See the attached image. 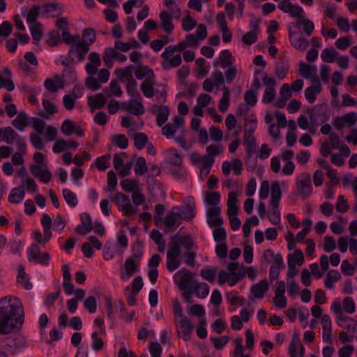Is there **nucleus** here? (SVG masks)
<instances>
[{
    "label": "nucleus",
    "instance_id": "11",
    "mask_svg": "<svg viewBox=\"0 0 357 357\" xmlns=\"http://www.w3.org/2000/svg\"><path fill=\"white\" fill-rule=\"evenodd\" d=\"M295 256L298 257V259H294L292 257V254H289L288 255V268L289 271L287 272V280H289L290 278H292L298 273V270L296 268V264L298 266H301L304 262V256L303 252L300 249H296L295 250Z\"/></svg>",
    "mask_w": 357,
    "mask_h": 357
},
{
    "label": "nucleus",
    "instance_id": "43",
    "mask_svg": "<svg viewBox=\"0 0 357 357\" xmlns=\"http://www.w3.org/2000/svg\"><path fill=\"white\" fill-rule=\"evenodd\" d=\"M146 75L155 77L153 71L146 66H141L136 68L135 76L137 79H142Z\"/></svg>",
    "mask_w": 357,
    "mask_h": 357
},
{
    "label": "nucleus",
    "instance_id": "40",
    "mask_svg": "<svg viewBox=\"0 0 357 357\" xmlns=\"http://www.w3.org/2000/svg\"><path fill=\"white\" fill-rule=\"evenodd\" d=\"M132 139L136 148L139 150L144 149L148 142V137L145 133L137 132L135 133Z\"/></svg>",
    "mask_w": 357,
    "mask_h": 357
},
{
    "label": "nucleus",
    "instance_id": "62",
    "mask_svg": "<svg viewBox=\"0 0 357 357\" xmlns=\"http://www.w3.org/2000/svg\"><path fill=\"white\" fill-rule=\"evenodd\" d=\"M211 342L213 343L215 347L218 349H222L225 344L228 342L229 338L227 335H223L218 337H211Z\"/></svg>",
    "mask_w": 357,
    "mask_h": 357
},
{
    "label": "nucleus",
    "instance_id": "28",
    "mask_svg": "<svg viewBox=\"0 0 357 357\" xmlns=\"http://www.w3.org/2000/svg\"><path fill=\"white\" fill-rule=\"evenodd\" d=\"M24 195V185H20L10 191L8 201L13 204H19L23 200Z\"/></svg>",
    "mask_w": 357,
    "mask_h": 357
},
{
    "label": "nucleus",
    "instance_id": "42",
    "mask_svg": "<svg viewBox=\"0 0 357 357\" xmlns=\"http://www.w3.org/2000/svg\"><path fill=\"white\" fill-rule=\"evenodd\" d=\"M245 134H252L257 128V119L255 115L246 116L245 119Z\"/></svg>",
    "mask_w": 357,
    "mask_h": 357
},
{
    "label": "nucleus",
    "instance_id": "18",
    "mask_svg": "<svg viewBox=\"0 0 357 357\" xmlns=\"http://www.w3.org/2000/svg\"><path fill=\"white\" fill-rule=\"evenodd\" d=\"M288 32L291 45L299 51H304L309 45V41L304 37H296L295 33L291 29V25H288Z\"/></svg>",
    "mask_w": 357,
    "mask_h": 357
},
{
    "label": "nucleus",
    "instance_id": "47",
    "mask_svg": "<svg viewBox=\"0 0 357 357\" xmlns=\"http://www.w3.org/2000/svg\"><path fill=\"white\" fill-rule=\"evenodd\" d=\"M132 66H127L125 68H119L116 70V73L119 77L120 79L125 78L128 82H131L132 80H135L132 75Z\"/></svg>",
    "mask_w": 357,
    "mask_h": 357
},
{
    "label": "nucleus",
    "instance_id": "25",
    "mask_svg": "<svg viewBox=\"0 0 357 357\" xmlns=\"http://www.w3.org/2000/svg\"><path fill=\"white\" fill-rule=\"evenodd\" d=\"M179 326L181 329L182 337L184 340L188 341L190 337V334L193 331V326L191 321L185 317L179 320Z\"/></svg>",
    "mask_w": 357,
    "mask_h": 357
},
{
    "label": "nucleus",
    "instance_id": "29",
    "mask_svg": "<svg viewBox=\"0 0 357 357\" xmlns=\"http://www.w3.org/2000/svg\"><path fill=\"white\" fill-rule=\"evenodd\" d=\"M204 203L211 207H220L219 203L220 202V194L217 191H208L206 192Z\"/></svg>",
    "mask_w": 357,
    "mask_h": 357
},
{
    "label": "nucleus",
    "instance_id": "27",
    "mask_svg": "<svg viewBox=\"0 0 357 357\" xmlns=\"http://www.w3.org/2000/svg\"><path fill=\"white\" fill-rule=\"evenodd\" d=\"M12 125L20 131H23L25 127L29 125L28 116L25 112L21 111L18 113L17 116L13 120Z\"/></svg>",
    "mask_w": 357,
    "mask_h": 357
},
{
    "label": "nucleus",
    "instance_id": "14",
    "mask_svg": "<svg viewBox=\"0 0 357 357\" xmlns=\"http://www.w3.org/2000/svg\"><path fill=\"white\" fill-rule=\"evenodd\" d=\"M140 259H136L134 257L128 258L124 263V268L126 275L122 273L121 278L124 280L129 279L136 272L138 271L139 267Z\"/></svg>",
    "mask_w": 357,
    "mask_h": 357
},
{
    "label": "nucleus",
    "instance_id": "34",
    "mask_svg": "<svg viewBox=\"0 0 357 357\" xmlns=\"http://www.w3.org/2000/svg\"><path fill=\"white\" fill-rule=\"evenodd\" d=\"M289 69V64L281 60L275 64V75L278 79H282L287 76Z\"/></svg>",
    "mask_w": 357,
    "mask_h": 357
},
{
    "label": "nucleus",
    "instance_id": "41",
    "mask_svg": "<svg viewBox=\"0 0 357 357\" xmlns=\"http://www.w3.org/2000/svg\"><path fill=\"white\" fill-rule=\"evenodd\" d=\"M138 183L137 181L126 178L122 180L120 185L124 191L128 192H134L138 189Z\"/></svg>",
    "mask_w": 357,
    "mask_h": 357
},
{
    "label": "nucleus",
    "instance_id": "60",
    "mask_svg": "<svg viewBox=\"0 0 357 357\" xmlns=\"http://www.w3.org/2000/svg\"><path fill=\"white\" fill-rule=\"evenodd\" d=\"M85 85L87 89L91 91H96L99 89L101 86L99 80L93 77V76H89L86 77L85 80Z\"/></svg>",
    "mask_w": 357,
    "mask_h": 357
},
{
    "label": "nucleus",
    "instance_id": "64",
    "mask_svg": "<svg viewBox=\"0 0 357 357\" xmlns=\"http://www.w3.org/2000/svg\"><path fill=\"white\" fill-rule=\"evenodd\" d=\"M84 307L90 312L94 313L97 309L96 299L94 296H89L84 303Z\"/></svg>",
    "mask_w": 357,
    "mask_h": 357
},
{
    "label": "nucleus",
    "instance_id": "48",
    "mask_svg": "<svg viewBox=\"0 0 357 357\" xmlns=\"http://www.w3.org/2000/svg\"><path fill=\"white\" fill-rule=\"evenodd\" d=\"M216 272L217 268L211 266L206 269H202L200 271V275L208 282H213L216 275Z\"/></svg>",
    "mask_w": 357,
    "mask_h": 357
},
{
    "label": "nucleus",
    "instance_id": "56",
    "mask_svg": "<svg viewBox=\"0 0 357 357\" xmlns=\"http://www.w3.org/2000/svg\"><path fill=\"white\" fill-rule=\"evenodd\" d=\"M137 83L135 80L128 82L126 86V91L128 95L136 98L141 99L140 93L137 91Z\"/></svg>",
    "mask_w": 357,
    "mask_h": 357
},
{
    "label": "nucleus",
    "instance_id": "22",
    "mask_svg": "<svg viewBox=\"0 0 357 357\" xmlns=\"http://www.w3.org/2000/svg\"><path fill=\"white\" fill-rule=\"evenodd\" d=\"M155 84V77H147L141 84L140 89L144 96L146 98H152L155 93L154 86Z\"/></svg>",
    "mask_w": 357,
    "mask_h": 357
},
{
    "label": "nucleus",
    "instance_id": "1",
    "mask_svg": "<svg viewBox=\"0 0 357 357\" xmlns=\"http://www.w3.org/2000/svg\"><path fill=\"white\" fill-rule=\"evenodd\" d=\"M24 321V309L18 298L5 296L0 299L1 335L19 331Z\"/></svg>",
    "mask_w": 357,
    "mask_h": 357
},
{
    "label": "nucleus",
    "instance_id": "15",
    "mask_svg": "<svg viewBox=\"0 0 357 357\" xmlns=\"http://www.w3.org/2000/svg\"><path fill=\"white\" fill-rule=\"evenodd\" d=\"M220 207H211L207 210V223L209 227H219L223 224L224 221L220 218Z\"/></svg>",
    "mask_w": 357,
    "mask_h": 357
},
{
    "label": "nucleus",
    "instance_id": "3",
    "mask_svg": "<svg viewBox=\"0 0 357 357\" xmlns=\"http://www.w3.org/2000/svg\"><path fill=\"white\" fill-rule=\"evenodd\" d=\"M312 192L311 176L307 172H302L296 179V188L294 194L304 200L308 198Z\"/></svg>",
    "mask_w": 357,
    "mask_h": 357
},
{
    "label": "nucleus",
    "instance_id": "30",
    "mask_svg": "<svg viewBox=\"0 0 357 357\" xmlns=\"http://www.w3.org/2000/svg\"><path fill=\"white\" fill-rule=\"evenodd\" d=\"M341 279V275L337 271L331 270L328 272L324 279V285L327 289H332L334 283Z\"/></svg>",
    "mask_w": 357,
    "mask_h": 357
},
{
    "label": "nucleus",
    "instance_id": "19",
    "mask_svg": "<svg viewBox=\"0 0 357 357\" xmlns=\"http://www.w3.org/2000/svg\"><path fill=\"white\" fill-rule=\"evenodd\" d=\"M88 105L93 112L98 109L104 107L107 102L104 93H97L95 96H90L87 98Z\"/></svg>",
    "mask_w": 357,
    "mask_h": 357
},
{
    "label": "nucleus",
    "instance_id": "63",
    "mask_svg": "<svg viewBox=\"0 0 357 357\" xmlns=\"http://www.w3.org/2000/svg\"><path fill=\"white\" fill-rule=\"evenodd\" d=\"M75 126L72 121L66 119L61 125V130L66 136L70 135L75 130Z\"/></svg>",
    "mask_w": 357,
    "mask_h": 357
},
{
    "label": "nucleus",
    "instance_id": "23",
    "mask_svg": "<svg viewBox=\"0 0 357 357\" xmlns=\"http://www.w3.org/2000/svg\"><path fill=\"white\" fill-rule=\"evenodd\" d=\"M268 289V283L266 279H264L259 283L253 284L250 288V291L255 298H262Z\"/></svg>",
    "mask_w": 357,
    "mask_h": 357
},
{
    "label": "nucleus",
    "instance_id": "46",
    "mask_svg": "<svg viewBox=\"0 0 357 357\" xmlns=\"http://www.w3.org/2000/svg\"><path fill=\"white\" fill-rule=\"evenodd\" d=\"M62 192L65 201L70 207H75L77 204V199L74 192L68 189L63 190Z\"/></svg>",
    "mask_w": 357,
    "mask_h": 357
},
{
    "label": "nucleus",
    "instance_id": "12",
    "mask_svg": "<svg viewBox=\"0 0 357 357\" xmlns=\"http://www.w3.org/2000/svg\"><path fill=\"white\" fill-rule=\"evenodd\" d=\"M321 91V85L318 76L312 77V85L305 90V97L309 102L312 104L317 94Z\"/></svg>",
    "mask_w": 357,
    "mask_h": 357
},
{
    "label": "nucleus",
    "instance_id": "31",
    "mask_svg": "<svg viewBox=\"0 0 357 357\" xmlns=\"http://www.w3.org/2000/svg\"><path fill=\"white\" fill-rule=\"evenodd\" d=\"M339 56V53L333 48H325L322 50L321 58L324 62L333 63Z\"/></svg>",
    "mask_w": 357,
    "mask_h": 357
},
{
    "label": "nucleus",
    "instance_id": "13",
    "mask_svg": "<svg viewBox=\"0 0 357 357\" xmlns=\"http://www.w3.org/2000/svg\"><path fill=\"white\" fill-rule=\"evenodd\" d=\"M305 347L301 342V339L294 333L289 346V355L290 357H304Z\"/></svg>",
    "mask_w": 357,
    "mask_h": 357
},
{
    "label": "nucleus",
    "instance_id": "55",
    "mask_svg": "<svg viewBox=\"0 0 357 357\" xmlns=\"http://www.w3.org/2000/svg\"><path fill=\"white\" fill-rule=\"evenodd\" d=\"M77 60H78V62H81L84 60L85 54L89 52L90 45H86V44H84V43L80 42L77 44Z\"/></svg>",
    "mask_w": 357,
    "mask_h": 357
},
{
    "label": "nucleus",
    "instance_id": "33",
    "mask_svg": "<svg viewBox=\"0 0 357 357\" xmlns=\"http://www.w3.org/2000/svg\"><path fill=\"white\" fill-rule=\"evenodd\" d=\"M222 89L223 91V94L222 98L220 100L218 107L219 109L222 112H225L229 106L230 90L227 86L225 85L222 86Z\"/></svg>",
    "mask_w": 357,
    "mask_h": 357
},
{
    "label": "nucleus",
    "instance_id": "5",
    "mask_svg": "<svg viewBox=\"0 0 357 357\" xmlns=\"http://www.w3.org/2000/svg\"><path fill=\"white\" fill-rule=\"evenodd\" d=\"M306 112L313 126H316L319 122L324 123L330 117L328 107L324 104L315 105L313 108H307Z\"/></svg>",
    "mask_w": 357,
    "mask_h": 357
},
{
    "label": "nucleus",
    "instance_id": "32",
    "mask_svg": "<svg viewBox=\"0 0 357 357\" xmlns=\"http://www.w3.org/2000/svg\"><path fill=\"white\" fill-rule=\"evenodd\" d=\"M177 210H178V208L172 207L171 211L167 213V216L164 218L165 226L166 227L172 228L176 225H179V222L177 220V215L175 212Z\"/></svg>",
    "mask_w": 357,
    "mask_h": 357
},
{
    "label": "nucleus",
    "instance_id": "61",
    "mask_svg": "<svg viewBox=\"0 0 357 357\" xmlns=\"http://www.w3.org/2000/svg\"><path fill=\"white\" fill-rule=\"evenodd\" d=\"M244 100L246 105L254 107L257 102V93L250 90L247 91L244 93Z\"/></svg>",
    "mask_w": 357,
    "mask_h": 357
},
{
    "label": "nucleus",
    "instance_id": "59",
    "mask_svg": "<svg viewBox=\"0 0 357 357\" xmlns=\"http://www.w3.org/2000/svg\"><path fill=\"white\" fill-rule=\"evenodd\" d=\"M245 276V273L241 271H238V273H231V275L229 274V279L227 280V283L229 286L232 287L237 284V282L242 280Z\"/></svg>",
    "mask_w": 357,
    "mask_h": 357
},
{
    "label": "nucleus",
    "instance_id": "17",
    "mask_svg": "<svg viewBox=\"0 0 357 357\" xmlns=\"http://www.w3.org/2000/svg\"><path fill=\"white\" fill-rule=\"evenodd\" d=\"M216 22L222 33L223 42L226 43H229L231 40L232 34L228 29L224 13L220 12L217 14Z\"/></svg>",
    "mask_w": 357,
    "mask_h": 357
},
{
    "label": "nucleus",
    "instance_id": "24",
    "mask_svg": "<svg viewBox=\"0 0 357 357\" xmlns=\"http://www.w3.org/2000/svg\"><path fill=\"white\" fill-rule=\"evenodd\" d=\"M298 66L299 73L304 78L312 79V77H313L314 76H317L316 75L317 71L316 66L308 65L304 63L303 61H300Z\"/></svg>",
    "mask_w": 357,
    "mask_h": 357
},
{
    "label": "nucleus",
    "instance_id": "7",
    "mask_svg": "<svg viewBox=\"0 0 357 357\" xmlns=\"http://www.w3.org/2000/svg\"><path fill=\"white\" fill-rule=\"evenodd\" d=\"M26 347V342L23 336L9 337L3 341V349L11 355L17 354L22 349Z\"/></svg>",
    "mask_w": 357,
    "mask_h": 357
},
{
    "label": "nucleus",
    "instance_id": "37",
    "mask_svg": "<svg viewBox=\"0 0 357 357\" xmlns=\"http://www.w3.org/2000/svg\"><path fill=\"white\" fill-rule=\"evenodd\" d=\"M282 197L281 189L278 181H274L271 184V203L279 204Z\"/></svg>",
    "mask_w": 357,
    "mask_h": 357
},
{
    "label": "nucleus",
    "instance_id": "2",
    "mask_svg": "<svg viewBox=\"0 0 357 357\" xmlns=\"http://www.w3.org/2000/svg\"><path fill=\"white\" fill-rule=\"evenodd\" d=\"M169 245L167 252V268L169 271L172 272L180 266L181 264L177 258L181 254V248L186 250L182 255L183 262L190 267L195 266L196 252L190 250L197 248V246L190 236L174 234L170 237Z\"/></svg>",
    "mask_w": 357,
    "mask_h": 357
},
{
    "label": "nucleus",
    "instance_id": "49",
    "mask_svg": "<svg viewBox=\"0 0 357 357\" xmlns=\"http://www.w3.org/2000/svg\"><path fill=\"white\" fill-rule=\"evenodd\" d=\"M213 236L215 241L218 243H225L227 233L225 228L219 226L216 227L213 231Z\"/></svg>",
    "mask_w": 357,
    "mask_h": 357
},
{
    "label": "nucleus",
    "instance_id": "57",
    "mask_svg": "<svg viewBox=\"0 0 357 357\" xmlns=\"http://www.w3.org/2000/svg\"><path fill=\"white\" fill-rule=\"evenodd\" d=\"M39 10H40L38 6L32 7L28 12L26 15V22L28 24H35L36 22V20L39 15Z\"/></svg>",
    "mask_w": 357,
    "mask_h": 357
},
{
    "label": "nucleus",
    "instance_id": "20",
    "mask_svg": "<svg viewBox=\"0 0 357 357\" xmlns=\"http://www.w3.org/2000/svg\"><path fill=\"white\" fill-rule=\"evenodd\" d=\"M159 17L163 31L167 33H172L174 28L172 14L166 10H162L160 13Z\"/></svg>",
    "mask_w": 357,
    "mask_h": 357
},
{
    "label": "nucleus",
    "instance_id": "58",
    "mask_svg": "<svg viewBox=\"0 0 357 357\" xmlns=\"http://www.w3.org/2000/svg\"><path fill=\"white\" fill-rule=\"evenodd\" d=\"M61 42V38L59 31L53 30L49 33L47 43L50 46H56Z\"/></svg>",
    "mask_w": 357,
    "mask_h": 357
},
{
    "label": "nucleus",
    "instance_id": "52",
    "mask_svg": "<svg viewBox=\"0 0 357 357\" xmlns=\"http://www.w3.org/2000/svg\"><path fill=\"white\" fill-rule=\"evenodd\" d=\"M148 171L144 158L140 157L137 160L135 167V174L138 176L144 175Z\"/></svg>",
    "mask_w": 357,
    "mask_h": 357
},
{
    "label": "nucleus",
    "instance_id": "38",
    "mask_svg": "<svg viewBox=\"0 0 357 357\" xmlns=\"http://www.w3.org/2000/svg\"><path fill=\"white\" fill-rule=\"evenodd\" d=\"M43 105L45 109V112H40L39 113V116L44 119H48V115H52L56 112V106L48 100H43Z\"/></svg>",
    "mask_w": 357,
    "mask_h": 357
},
{
    "label": "nucleus",
    "instance_id": "53",
    "mask_svg": "<svg viewBox=\"0 0 357 357\" xmlns=\"http://www.w3.org/2000/svg\"><path fill=\"white\" fill-rule=\"evenodd\" d=\"M31 34L33 40H40L43 37L42 24L36 22L30 27Z\"/></svg>",
    "mask_w": 357,
    "mask_h": 357
},
{
    "label": "nucleus",
    "instance_id": "35",
    "mask_svg": "<svg viewBox=\"0 0 357 357\" xmlns=\"http://www.w3.org/2000/svg\"><path fill=\"white\" fill-rule=\"evenodd\" d=\"M192 289L198 298H204L209 293V287L205 282H197Z\"/></svg>",
    "mask_w": 357,
    "mask_h": 357
},
{
    "label": "nucleus",
    "instance_id": "10",
    "mask_svg": "<svg viewBox=\"0 0 357 357\" xmlns=\"http://www.w3.org/2000/svg\"><path fill=\"white\" fill-rule=\"evenodd\" d=\"M121 199H122L121 211L126 215L130 216L137 213V209L130 204L128 196L122 192H116L111 201L120 206Z\"/></svg>",
    "mask_w": 357,
    "mask_h": 357
},
{
    "label": "nucleus",
    "instance_id": "4",
    "mask_svg": "<svg viewBox=\"0 0 357 357\" xmlns=\"http://www.w3.org/2000/svg\"><path fill=\"white\" fill-rule=\"evenodd\" d=\"M175 52L173 45L165 47V51L161 54V57L163 59L161 63L163 70H169L171 68L178 67L181 64V55L178 54L173 56Z\"/></svg>",
    "mask_w": 357,
    "mask_h": 357
},
{
    "label": "nucleus",
    "instance_id": "36",
    "mask_svg": "<svg viewBox=\"0 0 357 357\" xmlns=\"http://www.w3.org/2000/svg\"><path fill=\"white\" fill-rule=\"evenodd\" d=\"M19 135L10 126L6 127L2 131V140L8 144H13Z\"/></svg>",
    "mask_w": 357,
    "mask_h": 357
},
{
    "label": "nucleus",
    "instance_id": "6",
    "mask_svg": "<svg viewBox=\"0 0 357 357\" xmlns=\"http://www.w3.org/2000/svg\"><path fill=\"white\" fill-rule=\"evenodd\" d=\"M173 208H177L176 212L178 219L183 220H190L195 217V204L192 197H188L185 201V205L176 206Z\"/></svg>",
    "mask_w": 357,
    "mask_h": 357
},
{
    "label": "nucleus",
    "instance_id": "45",
    "mask_svg": "<svg viewBox=\"0 0 357 357\" xmlns=\"http://www.w3.org/2000/svg\"><path fill=\"white\" fill-rule=\"evenodd\" d=\"M112 142L122 149H126L128 146V140L123 134L114 135L112 139Z\"/></svg>",
    "mask_w": 357,
    "mask_h": 357
},
{
    "label": "nucleus",
    "instance_id": "51",
    "mask_svg": "<svg viewBox=\"0 0 357 357\" xmlns=\"http://www.w3.org/2000/svg\"><path fill=\"white\" fill-rule=\"evenodd\" d=\"M169 109L167 106H163L162 111L158 113L156 123L158 126H162L168 119Z\"/></svg>",
    "mask_w": 357,
    "mask_h": 357
},
{
    "label": "nucleus",
    "instance_id": "26",
    "mask_svg": "<svg viewBox=\"0 0 357 357\" xmlns=\"http://www.w3.org/2000/svg\"><path fill=\"white\" fill-rule=\"evenodd\" d=\"M166 161L169 166L181 167L182 165L181 157L174 148L167 150Z\"/></svg>",
    "mask_w": 357,
    "mask_h": 357
},
{
    "label": "nucleus",
    "instance_id": "50",
    "mask_svg": "<svg viewBox=\"0 0 357 357\" xmlns=\"http://www.w3.org/2000/svg\"><path fill=\"white\" fill-rule=\"evenodd\" d=\"M272 215L269 216V220L273 225H278L280 222V211L279 209V204L271 203Z\"/></svg>",
    "mask_w": 357,
    "mask_h": 357
},
{
    "label": "nucleus",
    "instance_id": "21",
    "mask_svg": "<svg viewBox=\"0 0 357 357\" xmlns=\"http://www.w3.org/2000/svg\"><path fill=\"white\" fill-rule=\"evenodd\" d=\"M300 24L303 25V31L307 36H310L312 34L314 29V23L309 19H307L305 16L298 19L296 23L292 22L289 25H291V29L293 27L299 29Z\"/></svg>",
    "mask_w": 357,
    "mask_h": 357
},
{
    "label": "nucleus",
    "instance_id": "8",
    "mask_svg": "<svg viewBox=\"0 0 357 357\" xmlns=\"http://www.w3.org/2000/svg\"><path fill=\"white\" fill-rule=\"evenodd\" d=\"M28 260L30 262L39 263L42 265H47L50 256L47 252H40L38 244H32L28 249Z\"/></svg>",
    "mask_w": 357,
    "mask_h": 357
},
{
    "label": "nucleus",
    "instance_id": "54",
    "mask_svg": "<svg viewBox=\"0 0 357 357\" xmlns=\"http://www.w3.org/2000/svg\"><path fill=\"white\" fill-rule=\"evenodd\" d=\"M342 306L344 310L349 314H353L356 310L354 301L350 296H347L343 300Z\"/></svg>",
    "mask_w": 357,
    "mask_h": 357
},
{
    "label": "nucleus",
    "instance_id": "44",
    "mask_svg": "<svg viewBox=\"0 0 357 357\" xmlns=\"http://www.w3.org/2000/svg\"><path fill=\"white\" fill-rule=\"evenodd\" d=\"M107 187L105 188V192L116 190L117 185V178L116 173L113 170H110L107 173Z\"/></svg>",
    "mask_w": 357,
    "mask_h": 357
},
{
    "label": "nucleus",
    "instance_id": "16",
    "mask_svg": "<svg viewBox=\"0 0 357 357\" xmlns=\"http://www.w3.org/2000/svg\"><path fill=\"white\" fill-rule=\"evenodd\" d=\"M121 107L128 113L136 116L142 115L145 112L142 103L137 100H130L128 102H123L121 104Z\"/></svg>",
    "mask_w": 357,
    "mask_h": 357
},
{
    "label": "nucleus",
    "instance_id": "9",
    "mask_svg": "<svg viewBox=\"0 0 357 357\" xmlns=\"http://www.w3.org/2000/svg\"><path fill=\"white\" fill-rule=\"evenodd\" d=\"M176 275L179 278L178 280L176 282V284L180 290L192 289L197 282V281L192 278V273L185 268L179 270Z\"/></svg>",
    "mask_w": 357,
    "mask_h": 357
},
{
    "label": "nucleus",
    "instance_id": "39",
    "mask_svg": "<svg viewBox=\"0 0 357 357\" xmlns=\"http://www.w3.org/2000/svg\"><path fill=\"white\" fill-rule=\"evenodd\" d=\"M96 38L95 31L91 28H86L82 34V40L81 43L86 44V45H91Z\"/></svg>",
    "mask_w": 357,
    "mask_h": 357
}]
</instances>
